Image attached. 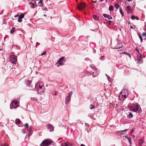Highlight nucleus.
I'll return each instance as SVG.
<instances>
[{
  "label": "nucleus",
  "instance_id": "obj_1",
  "mask_svg": "<svg viewBox=\"0 0 146 146\" xmlns=\"http://www.w3.org/2000/svg\"><path fill=\"white\" fill-rule=\"evenodd\" d=\"M44 84L42 82H38L35 85V87L37 88H39V89H37L38 92L41 94L44 91L45 89Z\"/></svg>",
  "mask_w": 146,
  "mask_h": 146
},
{
  "label": "nucleus",
  "instance_id": "obj_2",
  "mask_svg": "<svg viewBox=\"0 0 146 146\" xmlns=\"http://www.w3.org/2000/svg\"><path fill=\"white\" fill-rule=\"evenodd\" d=\"M53 143V141L50 139L44 140L41 143L40 146H48Z\"/></svg>",
  "mask_w": 146,
  "mask_h": 146
},
{
  "label": "nucleus",
  "instance_id": "obj_3",
  "mask_svg": "<svg viewBox=\"0 0 146 146\" xmlns=\"http://www.w3.org/2000/svg\"><path fill=\"white\" fill-rule=\"evenodd\" d=\"M127 95L128 93L127 91L126 90L124 89L122 90L119 95V97L121 96L123 100L127 98Z\"/></svg>",
  "mask_w": 146,
  "mask_h": 146
},
{
  "label": "nucleus",
  "instance_id": "obj_4",
  "mask_svg": "<svg viewBox=\"0 0 146 146\" xmlns=\"http://www.w3.org/2000/svg\"><path fill=\"white\" fill-rule=\"evenodd\" d=\"M130 108L131 111L136 112L139 110V106L138 105L134 104L130 107Z\"/></svg>",
  "mask_w": 146,
  "mask_h": 146
},
{
  "label": "nucleus",
  "instance_id": "obj_5",
  "mask_svg": "<svg viewBox=\"0 0 146 146\" xmlns=\"http://www.w3.org/2000/svg\"><path fill=\"white\" fill-rule=\"evenodd\" d=\"M86 6V5L85 3H81L78 4L77 8L79 10L82 11L85 8Z\"/></svg>",
  "mask_w": 146,
  "mask_h": 146
},
{
  "label": "nucleus",
  "instance_id": "obj_6",
  "mask_svg": "<svg viewBox=\"0 0 146 146\" xmlns=\"http://www.w3.org/2000/svg\"><path fill=\"white\" fill-rule=\"evenodd\" d=\"M18 106L17 101L14 100L11 104L10 108L11 109H13L14 108H16Z\"/></svg>",
  "mask_w": 146,
  "mask_h": 146
},
{
  "label": "nucleus",
  "instance_id": "obj_7",
  "mask_svg": "<svg viewBox=\"0 0 146 146\" xmlns=\"http://www.w3.org/2000/svg\"><path fill=\"white\" fill-rule=\"evenodd\" d=\"M10 60L11 63L15 64L17 62V57L16 56L13 55L11 56Z\"/></svg>",
  "mask_w": 146,
  "mask_h": 146
},
{
  "label": "nucleus",
  "instance_id": "obj_8",
  "mask_svg": "<svg viewBox=\"0 0 146 146\" xmlns=\"http://www.w3.org/2000/svg\"><path fill=\"white\" fill-rule=\"evenodd\" d=\"M73 92L72 91H70L68 94V96L66 98L65 103L67 104L68 102L70 100L71 96Z\"/></svg>",
  "mask_w": 146,
  "mask_h": 146
},
{
  "label": "nucleus",
  "instance_id": "obj_9",
  "mask_svg": "<svg viewBox=\"0 0 146 146\" xmlns=\"http://www.w3.org/2000/svg\"><path fill=\"white\" fill-rule=\"evenodd\" d=\"M125 10L127 11V13H132L133 11V9L131 8L129 5L127 6Z\"/></svg>",
  "mask_w": 146,
  "mask_h": 146
},
{
  "label": "nucleus",
  "instance_id": "obj_10",
  "mask_svg": "<svg viewBox=\"0 0 146 146\" xmlns=\"http://www.w3.org/2000/svg\"><path fill=\"white\" fill-rule=\"evenodd\" d=\"M65 59V57H63L62 58H60L58 61L57 62L58 63V64L60 65H62L64 64V60Z\"/></svg>",
  "mask_w": 146,
  "mask_h": 146
},
{
  "label": "nucleus",
  "instance_id": "obj_11",
  "mask_svg": "<svg viewBox=\"0 0 146 146\" xmlns=\"http://www.w3.org/2000/svg\"><path fill=\"white\" fill-rule=\"evenodd\" d=\"M127 131L128 129H126L123 130L118 131L117 132V133L120 136L123 135L126 133V131Z\"/></svg>",
  "mask_w": 146,
  "mask_h": 146
},
{
  "label": "nucleus",
  "instance_id": "obj_12",
  "mask_svg": "<svg viewBox=\"0 0 146 146\" xmlns=\"http://www.w3.org/2000/svg\"><path fill=\"white\" fill-rule=\"evenodd\" d=\"M24 17V15L23 14H21L19 16V19L18 20V21L19 22H21L22 21V19Z\"/></svg>",
  "mask_w": 146,
  "mask_h": 146
},
{
  "label": "nucleus",
  "instance_id": "obj_13",
  "mask_svg": "<svg viewBox=\"0 0 146 146\" xmlns=\"http://www.w3.org/2000/svg\"><path fill=\"white\" fill-rule=\"evenodd\" d=\"M47 128L50 131H52L54 130L53 126L50 124H49L47 125Z\"/></svg>",
  "mask_w": 146,
  "mask_h": 146
},
{
  "label": "nucleus",
  "instance_id": "obj_14",
  "mask_svg": "<svg viewBox=\"0 0 146 146\" xmlns=\"http://www.w3.org/2000/svg\"><path fill=\"white\" fill-rule=\"evenodd\" d=\"M35 3H36V2L35 1L34 2V3H32V2H30V6L31 8H34L35 7H36V6L35 5Z\"/></svg>",
  "mask_w": 146,
  "mask_h": 146
},
{
  "label": "nucleus",
  "instance_id": "obj_15",
  "mask_svg": "<svg viewBox=\"0 0 146 146\" xmlns=\"http://www.w3.org/2000/svg\"><path fill=\"white\" fill-rule=\"evenodd\" d=\"M129 114H127V117L129 118H132L133 117V115L131 113L128 112Z\"/></svg>",
  "mask_w": 146,
  "mask_h": 146
},
{
  "label": "nucleus",
  "instance_id": "obj_16",
  "mask_svg": "<svg viewBox=\"0 0 146 146\" xmlns=\"http://www.w3.org/2000/svg\"><path fill=\"white\" fill-rule=\"evenodd\" d=\"M38 5L39 6H42L43 5V0H40L38 2Z\"/></svg>",
  "mask_w": 146,
  "mask_h": 146
},
{
  "label": "nucleus",
  "instance_id": "obj_17",
  "mask_svg": "<svg viewBox=\"0 0 146 146\" xmlns=\"http://www.w3.org/2000/svg\"><path fill=\"white\" fill-rule=\"evenodd\" d=\"M62 146H70L68 142L62 143Z\"/></svg>",
  "mask_w": 146,
  "mask_h": 146
},
{
  "label": "nucleus",
  "instance_id": "obj_18",
  "mask_svg": "<svg viewBox=\"0 0 146 146\" xmlns=\"http://www.w3.org/2000/svg\"><path fill=\"white\" fill-rule=\"evenodd\" d=\"M93 19L96 21H98L99 20V17L96 15H94L93 16Z\"/></svg>",
  "mask_w": 146,
  "mask_h": 146
},
{
  "label": "nucleus",
  "instance_id": "obj_19",
  "mask_svg": "<svg viewBox=\"0 0 146 146\" xmlns=\"http://www.w3.org/2000/svg\"><path fill=\"white\" fill-rule=\"evenodd\" d=\"M131 19L132 20H134L135 19H136L137 20H138L139 19V18L137 16H135L133 15L131 17Z\"/></svg>",
  "mask_w": 146,
  "mask_h": 146
},
{
  "label": "nucleus",
  "instance_id": "obj_20",
  "mask_svg": "<svg viewBox=\"0 0 146 146\" xmlns=\"http://www.w3.org/2000/svg\"><path fill=\"white\" fill-rule=\"evenodd\" d=\"M20 120L19 119H17L15 120V123L17 124H19L20 123Z\"/></svg>",
  "mask_w": 146,
  "mask_h": 146
},
{
  "label": "nucleus",
  "instance_id": "obj_21",
  "mask_svg": "<svg viewBox=\"0 0 146 146\" xmlns=\"http://www.w3.org/2000/svg\"><path fill=\"white\" fill-rule=\"evenodd\" d=\"M114 7L112 6H110L109 8V9L110 11H113V10Z\"/></svg>",
  "mask_w": 146,
  "mask_h": 146
},
{
  "label": "nucleus",
  "instance_id": "obj_22",
  "mask_svg": "<svg viewBox=\"0 0 146 146\" xmlns=\"http://www.w3.org/2000/svg\"><path fill=\"white\" fill-rule=\"evenodd\" d=\"M15 28L14 27H13L10 31V33L11 34L13 33L15 31Z\"/></svg>",
  "mask_w": 146,
  "mask_h": 146
},
{
  "label": "nucleus",
  "instance_id": "obj_23",
  "mask_svg": "<svg viewBox=\"0 0 146 146\" xmlns=\"http://www.w3.org/2000/svg\"><path fill=\"white\" fill-rule=\"evenodd\" d=\"M119 11L121 14L122 15V17H123V15L124 14L123 12L122 11V9L121 8H120L119 9Z\"/></svg>",
  "mask_w": 146,
  "mask_h": 146
},
{
  "label": "nucleus",
  "instance_id": "obj_24",
  "mask_svg": "<svg viewBox=\"0 0 146 146\" xmlns=\"http://www.w3.org/2000/svg\"><path fill=\"white\" fill-rule=\"evenodd\" d=\"M119 5L117 4H115L114 5V7L117 9H118L119 7Z\"/></svg>",
  "mask_w": 146,
  "mask_h": 146
},
{
  "label": "nucleus",
  "instance_id": "obj_25",
  "mask_svg": "<svg viewBox=\"0 0 146 146\" xmlns=\"http://www.w3.org/2000/svg\"><path fill=\"white\" fill-rule=\"evenodd\" d=\"M127 139L130 145L131 144V138L127 137Z\"/></svg>",
  "mask_w": 146,
  "mask_h": 146
},
{
  "label": "nucleus",
  "instance_id": "obj_26",
  "mask_svg": "<svg viewBox=\"0 0 146 146\" xmlns=\"http://www.w3.org/2000/svg\"><path fill=\"white\" fill-rule=\"evenodd\" d=\"M95 106H94L92 105H91L90 106V108L91 109H92L93 108H94Z\"/></svg>",
  "mask_w": 146,
  "mask_h": 146
},
{
  "label": "nucleus",
  "instance_id": "obj_27",
  "mask_svg": "<svg viewBox=\"0 0 146 146\" xmlns=\"http://www.w3.org/2000/svg\"><path fill=\"white\" fill-rule=\"evenodd\" d=\"M103 15L106 18H108L109 15H108L106 14H103Z\"/></svg>",
  "mask_w": 146,
  "mask_h": 146
},
{
  "label": "nucleus",
  "instance_id": "obj_28",
  "mask_svg": "<svg viewBox=\"0 0 146 146\" xmlns=\"http://www.w3.org/2000/svg\"><path fill=\"white\" fill-rule=\"evenodd\" d=\"M32 133V130L31 129H30V131H29V135L30 136L31 135Z\"/></svg>",
  "mask_w": 146,
  "mask_h": 146
},
{
  "label": "nucleus",
  "instance_id": "obj_29",
  "mask_svg": "<svg viewBox=\"0 0 146 146\" xmlns=\"http://www.w3.org/2000/svg\"><path fill=\"white\" fill-rule=\"evenodd\" d=\"M138 36H139V38L140 39L141 42L142 43V41H143V39H142V37H141V36H140V35H138Z\"/></svg>",
  "mask_w": 146,
  "mask_h": 146
},
{
  "label": "nucleus",
  "instance_id": "obj_30",
  "mask_svg": "<svg viewBox=\"0 0 146 146\" xmlns=\"http://www.w3.org/2000/svg\"><path fill=\"white\" fill-rule=\"evenodd\" d=\"M24 126L25 128H27L28 127L29 125L28 123H26L25 124Z\"/></svg>",
  "mask_w": 146,
  "mask_h": 146
},
{
  "label": "nucleus",
  "instance_id": "obj_31",
  "mask_svg": "<svg viewBox=\"0 0 146 146\" xmlns=\"http://www.w3.org/2000/svg\"><path fill=\"white\" fill-rule=\"evenodd\" d=\"M124 53L126 54H127V55L128 56H129L130 57H131V55H130V54H129V53H127L126 52H124Z\"/></svg>",
  "mask_w": 146,
  "mask_h": 146
},
{
  "label": "nucleus",
  "instance_id": "obj_32",
  "mask_svg": "<svg viewBox=\"0 0 146 146\" xmlns=\"http://www.w3.org/2000/svg\"><path fill=\"white\" fill-rule=\"evenodd\" d=\"M108 19H112V17L111 16H110V15H108Z\"/></svg>",
  "mask_w": 146,
  "mask_h": 146
},
{
  "label": "nucleus",
  "instance_id": "obj_33",
  "mask_svg": "<svg viewBox=\"0 0 146 146\" xmlns=\"http://www.w3.org/2000/svg\"><path fill=\"white\" fill-rule=\"evenodd\" d=\"M146 35V33H145L143 32L142 33V35L143 36H145Z\"/></svg>",
  "mask_w": 146,
  "mask_h": 146
},
{
  "label": "nucleus",
  "instance_id": "obj_34",
  "mask_svg": "<svg viewBox=\"0 0 146 146\" xmlns=\"http://www.w3.org/2000/svg\"><path fill=\"white\" fill-rule=\"evenodd\" d=\"M31 83V81L30 80H28L27 82V85H28V84H30Z\"/></svg>",
  "mask_w": 146,
  "mask_h": 146
},
{
  "label": "nucleus",
  "instance_id": "obj_35",
  "mask_svg": "<svg viewBox=\"0 0 146 146\" xmlns=\"http://www.w3.org/2000/svg\"><path fill=\"white\" fill-rule=\"evenodd\" d=\"M46 53V52L45 51L43 53H42L41 54V56H43Z\"/></svg>",
  "mask_w": 146,
  "mask_h": 146
},
{
  "label": "nucleus",
  "instance_id": "obj_36",
  "mask_svg": "<svg viewBox=\"0 0 146 146\" xmlns=\"http://www.w3.org/2000/svg\"><path fill=\"white\" fill-rule=\"evenodd\" d=\"M104 56H103L100 58V59H101L102 60H103L104 59Z\"/></svg>",
  "mask_w": 146,
  "mask_h": 146
},
{
  "label": "nucleus",
  "instance_id": "obj_37",
  "mask_svg": "<svg viewBox=\"0 0 146 146\" xmlns=\"http://www.w3.org/2000/svg\"><path fill=\"white\" fill-rule=\"evenodd\" d=\"M129 3L127 2H125V5H128Z\"/></svg>",
  "mask_w": 146,
  "mask_h": 146
},
{
  "label": "nucleus",
  "instance_id": "obj_38",
  "mask_svg": "<svg viewBox=\"0 0 146 146\" xmlns=\"http://www.w3.org/2000/svg\"><path fill=\"white\" fill-rule=\"evenodd\" d=\"M18 16H19V15H17L14 16V17L16 18V17H18Z\"/></svg>",
  "mask_w": 146,
  "mask_h": 146
},
{
  "label": "nucleus",
  "instance_id": "obj_39",
  "mask_svg": "<svg viewBox=\"0 0 146 146\" xmlns=\"http://www.w3.org/2000/svg\"><path fill=\"white\" fill-rule=\"evenodd\" d=\"M108 22L109 23H110V24H111V21H108Z\"/></svg>",
  "mask_w": 146,
  "mask_h": 146
},
{
  "label": "nucleus",
  "instance_id": "obj_40",
  "mask_svg": "<svg viewBox=\"0 0 146 146\" xmlns=\"http://www.w3.org/2000/svg\"><path fill=\"white\" fill-rule=\"evenodd\" d=\"M117 47L116 48H121L122 47V46H119V47L117 46Z\"/></svg>",
  "mask_w": 146,
  "mask_h": 146
},
{
  "label": "nucleus",
  "instance_id": "obj_41",
  "mask_svg": "<svg viewBox=\"0 0 146 146\" xmlns=\"http://www.w3.org/2000/svg\"><path fill=\"white\" fill-rule=\"evenodd\" d=\"M80 146H86L83 144H81Z\"/></svg>",
  "mask_w": 146,
  "mask_h": 146
},
{
  "label": "nucleus",
  "instance_id": "obj_42",
  "mask_svg": "<svg viewBox=\"0 0 146 146\" xmlns=\"http://www.w3.org/2000/svg\"><path fill=\"white\" fill-rule=\"evenodd\" d=\"M135 128H133L132 129V131H133L134 130Z\"/></svg>",
  "mask_w": 146,
  "mask_h": 146
},
{
  "label": "nucleus",
  "instance_id": "obj_43",
  "mask_svg": "<svg viewBox=\"0 0 146 146\" xmlns=\"http://www.w3.org/2000/svg\"><path fill=\"white\" fill-rule=\"evenodd\" d=\"M140 61V63L142 62H143L141 60H141H139Z\"/></svg>",
  "mask_w": 146,
  "mask_h": 146
},
{
  "label": "nucleus",
  "instance_id": "obj_44",
  "mask_svg": "<svg viewBox=\"0 0 146 146\" xmlns=\"http://www.w3.org/2000/svg\"><path fill=\"white\" fill-rule=\"evenodd\" d=\"M127 1H131L132 0H127Z\"/></svg>",
  "mask_w": 146,
  "mask_h": 146
},
{
  "label": "nucleus",
  "instance_id": "obj_45",
  "mask_svg": "<svg viewBox=\"0 0 146 146\" xmlns=\"http://www.w3.org/2000/svg\"><path fill=\"white\" fill-rule=\"evenodd\" d=\"M132 137H133V138H134L135 137V136L133 135H132Z\"/></svg>",
  "mask_w": 146,
  "mask_h": 146
},
{
  "label": "nucleus",
  "instance_id": "obj_46",
  "mask_svg": "<svg viewBox=\"0 0 146 146\" xmlns=\"http://www.w3.org/2000/svg\"><path fill=\"white\" fill-rule=\"evenodd\" d=\"M130 28H131V29L133 28V27H132V26H131V27H130Z\"/></svg>",
  "mask_w": 146,
  "mask_h": 146
},
{
  "label": "nucleus",
  "instance_id": "obj_47",
  "mask_svg": "<svg viewBox=\"0 0 146 146\" xmlns=\"http://www.w3.org/2000/svg\"><path fill=\"white\" fill-rule=\"evenodd\" d=\"M104 0H100V1H103Z\"/></svg>",
  "mask_w": 146,
  "mask_h": 146
},
{
  "label": "nucleus",
  "instance_id": "obj_48",
  "mask_svg": "<svg viewBox=\"0 0 146 146\" xmlns=\"http://www.w3.org/2000/svg\"><path fill=\"white\" fill-rule=\"evenodd\" d=\"M93 3H96V1H93Z\"/></svg>",
  "mask_w": 146,
  "mask_h": 146
},
{
  "label": "nucleus",
  "instance_id": "obj_49",
  "mask_svg": "<svg viewBox=\"0 0 146 146\" xmlns=\"http://www.w3.org/2000/svg\"><path fill=\"white\" fill-rule=\"evenodd\" d=\"M4 146H8L7 145L5 144V145H4Z\"/></svg>",
  "mask_w": 146,
  "mask_h": 146
},
{
  "label": "nucleus",
  "instance_id": "obj_50",
  "mask_svg": "<svg viewBox=\"0 0 146 146\" xmlns=\"http://www.w3.org/2000/svg\"><path fill=\"white\" fill-rule=\"evenodd\" d=\"M128 107H129V105H128Z\"/></svg>",
  "mask_w": 146,
  "mask_h": 146
},
{
  "label": "nucleus",
  "instance_id": "obj_51",
  "mask_svg": "<svg viewBox=\"0 0 146 146\" xmlns=\"http://www.w3.org/2000/svg\"><path fill=\"white\" fill-rule=\"evenodd\" d=\"M2 49H0V50H1Z\"/></svg>",
  "mask_w": 146,
  "mask_h": 146
},
{
  "label": "nucleus",
  "instance_id": "obj_52",
  "mask_svg": "<svg viewBox=\"0 0 146 146\" xmlns=\"http://www.w3.org/2000/svg\"><path fill=\"white\" fill-rule=\"evenodd\" d=\"M137 50V52H139V51H138V50Z\"/></svg>",
  "mask_w": 146,
  "mask_h": 146
},
{
  "label": "nucleus",
  "instance_id": "obj_53",
  "mask_svg": "<svg viewBox=\"0 0 146 146\" xmlns=\"http://www.w3.org/2000/svg\"><path fill=\"white\" fill-rule=\"evenodd\" d=\"M126 138H127V137H128L126 136Z\"/></svg>",
  "mask_w": 146,
  "mask_h": 146
},
{
  "label": "nucleus",
  "instance_id": "obj_54",
  "mask_svg": "<svg viewBox=\"0 0 146 146\" xmlns=\"http://www.w3.org/2000/svg\"><path fill=\"white\" fill-rule=\"evenodd\" d=\"M45 15H44V16H45Z\"/></svg>",
  "mask_w": 146,
  "mask_h": 146
}]
</instances>
